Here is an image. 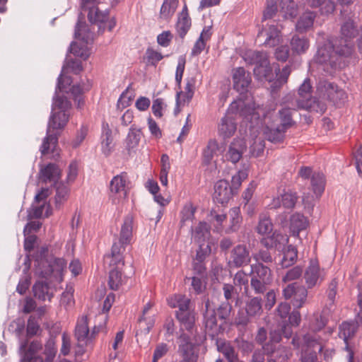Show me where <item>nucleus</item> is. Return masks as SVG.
Here are the masks:
<instances>
[{
  "label": "nucleus",
  "mask_w": 362,
  "mask_h": 362,
  "mask_svg": "<svg viewBox=\"0 0 362 362\" xmlns=\"http://www.w3.org/2000/svg\"><path fill=\"white\" fill-rule=\"evenodd\" d=\"M64 69L65 67L63 66L57 78V86L52 99V113L47 124V135L44 138L40 149L42 155L48 153L51 144L55 146L57 144L59 132L64 128L69 120V115L67 111L71 108V103L66 96L58 95L59 92L66 90V86H70L72 83L71 76H64Z\"/></svg>",
  "instance_id": "obj_1"
},
{
  "label": "nucleus",
  "mask_w": 362,
  "mask_h": 362,
  "mask_svg": "<svg viewBox=\"0 0 362 362\" xmlns=\"http://www.w3.org/2000/svg\"><path fill=\"white\" fill-rule=\"evenodd\" d=\"M35 274L44 279H50L61 282L63 273L66 268V262L63 258L49 255L47 246H42L32 255Z\"/></svg>",
  "instance_id": "obj_2"
},
{
  "label": "nucleus",
  "mask_w": 362,
  "mask_h": 362,
  "mask_svg": "<svg viewBox=\"0 0 362 362\" xmlns=\"http://www.w3.org/2000/svg\"><path fill=\"white\" fill-rule=\"evenodd\" d=\"M95 33L90 30L85 21V16L80 13L78 21L75 25L74 37L81 41V45L72 42L69 47V52L76 57H81L84 60L89 57V52L87 48L94 40Z\"/></svg>",
  "instance_id": "obj_3"
},
{
  "label": "nucleus",
  "mask_w": 362,
  "mask_h": 362,
  "mask_svg": "<svg viewBox=\"0 0 362 362\" xmlns=\"http://www.w3.org/2000/svg\"><path fill=\"white\" fill-rule=\"evenodd\" d=\"M358 34L359 30L354 21L351 18L344 19L341 25L340 37L335 41L337 53L344 57L351 56L354 47L353 40Z\"/></svg>",
  "instance_id": "obj_4"
},
{
  "label": "nucleus",
  "mask_w": 362,
  "mask_h": 362,
  "mask_svg": "<svg viewBox=\"0 0 362 362\" xmlns=\"http://www.w3.org/2000/svg\"><path fill=\"white\" fill-rule=\"evenodd\" d=\"M245 61L251 65H255L254 74L259 79L271 81L272 69L270 66L267 52L262 51H248L245 54Z\"/></svg>",
  "instance_id": "obj_5"
},
{
  "label": "nucleus",
  "mask_w": 362,
  "mask_h": 362,
  "mask_svg": "<svg viewBox=\"0 0 362 362\" xmlns=\"http://www.w3.org/2000/svg\"><path fill=\"white\" fill-rule=\"evenodd\" d=\"M250 286L256 294L264 293L272 282V271L261 262L250 264Z\"/></svg>",
  "instance_id": "obj_6"
},
{
  "label": "nucleus",
  "mask_w": 362,
  "mask_h": 362,
  "mask_svg": "<svg viewBox=\"0 0 362 362\" xmlns=\"http://www.w3.org/2000/svg\"><path fill=\"white\" fill-rule=\"evenodd\" d=\"M318 44L317 50L314 57L315 62L319 64H328L332 68L336 67L339 58L342 57L337 52V43H333L331 40H327Z\"/></svg>",
  "instance_id": "obj_7"
},
{
  "label": "nucleus",
  "mask_w": 362,
  "mask_h": 362,
  "mask_svg": "<svg viewBox=\"0 0 362 362\" xmlns=\"http://www.w3.org/2000/svg\"><path fill=\"white\" fill-rule=\"evenodd\" d=\"M317 93L322 99L337 105L346 98V93L339 88L337 84L327 81H320L317 86Z\"/></svg>",
  "instance_id": "obj_8"
},
{
  "label": "nucleus",
  "mask_w": 362,
  "mask_h": 362,
  "mask_svg": "<svg viewBox=\"0 0 362 362\" xmlns=\"http://www.w3.org/2000/svg\"><path fill=\"white\" fill-rule=\"evenodd\" d=\"M281 28H279L278 23L272 21L267 23L257 35V40H264L263 44L266 47H274L280 44L282 40L281 35Z\"/></svg>",
  "instance_id": "obj_9"
},
{
  "label": "nucleus",
  "mask_w": 362,
  "mask_h": 362,
  "mask_svg": "<svg viewBox=\"0 0 362 362\" xmlns=\"http://www.w3.org/2000/svg\"><path fill=\"white\" fill-rule=\"evenodd\" d=\"M283 295L286 299L292 298L293 305L300 308L306 301L308 291L304 286L298 282H293L288 284L283 289Z\"/></svg>",
  "instance_id": "obj_10"
},
{
  "label": "nucleus",
  "mask_w": 362,
  "mask_h": 362,
  "mask_svg": "<svg viewBox=\"0 0 362 362\" xmlns=\"http://www.w3.org/2000/svg\"><path fill=\"white\" fill-rule=\"evenodd\" d=\"M358 326L354 322H343L339 327V337L342 339L344 342L343 350L345 351L348 362H353L354 352L353 346L349 344V340L353 338L357 331Z\"/></svg>",
  "instance_id": "obj_11"
},
{
  "label": "nucleus",
  "mask_w": 362,
  "mask_h": 362,
  "mask_svg": "<svg viewBox=\"0 0 362 362\" xmlns=\"http://www.w3.org/2000/svg\"><path fill=\"white\" fill-rule=\"evenodd\" d=\"M250 261L248 247L245 245L239 244L231 250L228 265L230 268H239L248 265Z\"/></svg>",
  "instance_id": "obj_12"
},
{
  "label": "nucleus",
  "mask_w": 362,
  "mask_h": 362,
  "mask_svg": "<svg viewBox=\"0 0 362 362\" xmlns=\"http://www.w3.org/2000/svg\"><path fill=\"white\" fill-rule=\"evenodd\" d=\"M325 277V272L321 269L316 260L311 259L305 269L304 279L308 288H312L322 282Z\"/></svg>",
  "instance_id": "obj_13"
},
{
  "label": "nucleus",
  "mask_w": 362,
  "mask_h": 362,
  "mask_svg": "<svg viewBox=\"0 0 362 362\" xmlns=\"http://www.w3.org/2000/svg\"><path fill=\"white\" fill-rule=\"evenodd\" d=\"M228 112L232 114H239L246 121L252 119H259V115L255 112V110L250 104H245L242 99L234 100L228 107Z\"/></svg>",
  "instance_id": "obj_14"
},
{
  "label": "nucleus",
  "mask_w": 362,
  "mask_h": 362,
  "mask_svg": "<svg viewBox=\"0 0 362 362\" xmlns=\"http://www.w3.org/2000/svg\"><path fill=\"white\" fill-rule=\"evenodd\" d=\"M283 103L284 106L279 110L278 115L280 119V125L283 129L287 130L295 124V122L293 119V112L300 108L291 107V105L295 104L293 99L291 100L285 97Z\"/></svg>",
  "instance_id": "obj_15"
},
{
  "label": "nucleus",
  "mask_w": 362,
  "mask_h": 362,
  "mask_svg": "<svg viewBox=\"0 0 362 362\" xmlns=\"http://www.w3.org/2000/svg\"><path fill=\"white\" fill-rule=\"evenodd\" d=\"M297 200L296 192L288 190L281 194L280 196L274 197L268 206L271 209H276L282 206L286 209L291 210L296 206Z\"/></svg>",
  "instance_id": "obj_16"
},
{
  "label": "nucleus",
  "mask_w": 362,
  "mask_h": 362,
  "mask_svg": "<svg viewBox=\"0 0 362 362\" xmlns=\"http://www.w3.org/2000/svg\"><path fill=\"white\" fill-rule=\"evenodd\" d=\"M235 194L233 189L229 185L228 182L225 180H220L214 185V192L213 199L220 204H226Z\"/></svg>",
  "instance_id": "obj_17"
},
{
  "label": "nucleus",
  "mask_w": 362,
  "mask_h": 362,
  "mask_svg": "<svg viewBox=\"0 0 362 362\" xmlns=\"http://www.w3.org/2000/svg\"><path fill=\"white\" fill-rule=\"evenodd\" d=\"M247 146L245 141L239 138L234 139L230 144L225 154L226 160L232 163H238L245 152Z\"/></svg>",
  "instance_id": "obj_18"
},
{
  "label": "nucleus",
  "mask_w": 362,
  "mask_h": 362,
  "mask_svg": "<svg viewBox=\"0 0 362 362\" xmlns=\"http://www.w3.org/2000/svg\"><path fill=\"white\" fill-rule=\"evenodd\" d=\"M233 88L240 94L247 91V88L251 83V76L243 67H238L233 70Z\"/></svg>",
  "instance_id": "obj_19"
},
{
  "label": "nucleus",
  "mask_w": 362,
  "mask_h": 362,
  "mask_svg": "<svg viewBox=\"0 0 362 362\" xmlns=\"http://www.w3.org/2000/svg\"><path fill=\"white\" fill-rule=\"evenodd\" d=\"M110 11H101L98 7L93 6L88 8V20L91 24H98V33H103L105 28V23L109 19Z\"/></svg>",
  "instance_id": "obj_20"
},
{
  "label": "nucleus",
  "mask_w": 362,
  "mask_h": 362,
  "mask_svg": "<svg viewBox=\"0 0 362 362\" xmlns=\"http://www.w3.org/2000/svg\"><path fill=\"white\" fill-rule=\"evenodd\" d=\"M182 325L185 329L193 334L195 328L196 313L194 309H192V303L189 299L182 300Z\"/></svg>",
  "instance_id": "obj_21"
},
{
  "label": "nucleus",
  "mask_w": 362,
  "mask_h": 362,
  "mask_svg": "<svg viewBox=\"0 0 362 362\" xmlns=\"http://www.w3.org/2000/svg\"><path fill=\"white\" fill-rule=\"evenodd\" d=\"M134 229V217L131 214H128L124 217L123 223L121 225L119 239L122 243L131 244L133 238Z\"/></svg>",
  "instance_id": "obj_22"
},
{
  "label": "nucleus",
  "mask_w": 362,
  "mask_h": 362,
  "mask_svg": "<svg viewBox=\"0 0 362 362\" xmlns=\"http://www.w3.org/2000/svg\"><path fill=\"white\" fill-rule=\"evenodd\" d=\"M312 85L310 83V79L309 78H306L303 83L300 86L298 90V95L296 96L292 94H288L286 97L291 100L293 99L294 105H291L292 107H297L296 105H298V102L303 100H309L312 98Z\"/></svg>",
  "instance_id": "obj_23"
},
{
  "label": "nucleus",
  "mask_w": 362,
  "mask_h": 362,
  "mask_svg": "<svg viewBox=\"0 0 362 362\" xmlns=\"http://www.w3.org/2000/svg\"><path fill=\"white\" fill-rule=\"evenodd\" d=\"M40 179L45 183H58L61 178V170L56 163H49L40 171Z\"/></svg>",
  "instance_id": "obj_24"
},
{
  "label": "nucleus",
  "mask_w": 362,
  "mask_h": 362,
  "mask_svg": "<svg viewBox=\"0 0 362 362\" xmlns=\"http://www.w3.org/2000/svg\"><path fill=\"white\" fill-rule=\"evenodd\" d=\"M288 242V238L281 233L273 232L270 235L263 237L260 243L267 249L276 248L279 250L281 245H284Z\"/></svg>",
  "instance_id": "obj_25"
},
{
  "label": "nucleus",
  "mask_w": 362,
  "mask_h": 362,
  "mask_svg": "<svg viewBox=\"0 0 362 362\" xmlns=\"http://www.w3.org/2000/svg\"><path fill=\"white\" fill-rule=\"evenodd\" d=\"M210 302L207 300L205 302L206 311L204 313V323L206 330L209 332H211V335L217 334L218 325L216 320V313L215 309H209Z\"/></svg>",
  "instance_id": "obj_26"
},
{
  "label": "nucleus",
  "mask_w": 362,
  "mask_h": 362,
  "mask_svg": "<svg viewBox=\"0 0 362 362\" xmlns=\"http://www.w3.org/2000/svg\"><path fill=\"white\" fill-rule=\"evenodd\" d=\"M317 14L314 11H306L299 17L296 24V30L300 33H305L310 30L314 24Z\"/></svg>",
  "instance_id": "obj_27"
},
{
  "label": "nucleus",
  "mask_w": 362,
  "mask_h": 362,
  "mask_svg": "<svg viewBox=\"0 0 362 362\" xmlns=\"http://www.w3.org/2000/svg\"><path fill=\"white\" fill-rule=\"evenodd\" d=\"M142 136L141 129L132 125L125 139V148L129 155L139 146Z\"/></svg>",
  "instance_id": "obj_28"
},
{
  "label": "nucleus",
  "mask_w": 362,
  "mask_h": 362,
  "mask_svg": "<svg viewBox=\"0 0 362 362\" xmlns=\"http://www.w3.org/2000/svg\"><path fill=\"white\" fill-rule=\"evenodd\" d=\"M74 336L78 343H91V337H89V327L87 317H83L81 321L76 324Z\"/></svg>",
  "instance_id": "obj_29"
},
{
  "label": "nucleus",
  "mask_w": 362,
  "mask_h": 362,
  "mask_svg": "<svg viewBox=\"0 0 362 362\" xmlns=\"http://www.w3.org/2000/svg\"><path fill=\"white\" fill-rule=\"evenodd\" d=\"M211 235L210 226L206 222H200L194 230H192V238L197 244L209 243Z\"/></svg>",
  "instance_id": "obj_30"
},
{
  "label": "nucleus",
  "mask_w": 362,
  "mask_h": 362,
  "mask_svg": "<svg viewBox=\"0 0 362 362\" xmlns=\"http://www.w3.org/2000/svg\"><path fill=\"white\" fill-rule=\"evenodd\" d=\"M34 296L40 300H51L53 293L50 292V287L48 283L43 281H37L33 286Z\"/></svg>",
  "instance_id": "obj_31"
},
{
  "label": "nucleus",
  "mask_w": 362,
  "mask_h": 362,
  "mask_svg": "<svg viewBox=\"0 0 362 362\" xmlns=\"http://www.w3.org/2000/svg\"><path fill=\"white\" fill-rule=\"evenodd\" d=\"M308 226L307 218L301 214L296 213L291 216L290 228L294 236H298L301 230Z\"/></svg>",
  "instance_id": "obj_32"
},
{
  "label": "nucleus",
  "mask_w": 362,
  "mask_h": 362,
  "mask_svg": "<svg viewBox=\"0 0 362 362\" xmlns=\"http://www.w3.org/2000/svg\"><path fill=\"white\" fill-rule=\"evenodd\" d=\"M291 50L294 54L300 55L307 52L310 47L309 40L305 37L293 35L290 41Z\"/></svg>",
  "instance_id": "obj_33"
},
{
  "label": "nucleus",
  "mask_w": 362,
  "mask_h": 362,
  "mask_svg": "<svg viewBox=\"0 0 362 362\" xmlns=\"http://www.w3.org/2000/svg\"><path fill=\"white\" fill-rule=\"evenodd\" d=\"M297 107H300L302 110H305L310 112L324 113L327 109L326 104L319 100L311 98L309 100H303L298 102V105H296Z\"/></svg>",
  "instance_id": "obj_34"
},
{
  "label": "nucleus",
  "mask_w": 362,
  "mask_h": 362,
  "mask_svg": "<svg viewBox=\"0 0 362 362\" xmlns=\"http://www.w3.org/2000/svg\"><path fill=\"white\" fill-rule=\"evenodd\" d=\"M230 225L225 229L226 233H231L239 230L243 218L240 214V207H233L229 211Z\"/></svg>",
  "instance_id": "obj_35"
},
{
  "label": "nucleus",
  "mask_w": 362,
  "mask_h": 362,
  "mask_svg": "<svg viewBox=\"0 0 362 362\" xmlns=\"http://www.w3.org/2000/svg\"><path fill=\"white\" fill-rule=\"evenodd\" d=\"M236 123L234 118L231 117H224L222 118L219 124L218 132L223 138L230 137L236 130Z\"/></svg>",
  "instance_id": "obj_36"
},
{
  "label": "nucleus",
  "mask_w": 362,
  "mask_h": 362,
  "mask_svg": "<svg viewBox=\"0 0 362 362\" xmlns=\"http://www.w3.org/2000/svg\"><path fill=\"white\" fill-rule=\"evenodd\" d=\"M112 130L106 122L103 123V133L101 136L102 152L105 156H108L111 151L112 142Z\"/></svg>",
  "instance_id": "obj_37"
},
{
  "label": "nucleus",
  "mask_w": 362,
  "mask_h": 362,
  "mask_svg": "<svg viewBox=\"0 0 362 362\" xmlns=\"http://www.w3.org/2000/svg\"><path fill=\"white\" fill-rule=\"evenodd\" d=\"M249 163H243L241 169H240L231 179V188L233 189L235 194L241 186L243 181L246 180L249 175Z\"/></svg>",
  "instance_id": "obj_38"
},
{
  "label": "nucleus",
  "mask_w": 362,
  "mask_h": 362,
  "mask_svg": "<svg viewBox=\"0 0 362 362\" xmlns=\"http://www.w3.org/2000/svg\"><path fill=\"white\" fill-rule=\"evenodd\" d=\"M286 131L280 124L276 128H270L267 126L264 129V135L268 141L272 143H278L284 140Z\"/></svg>",
  "instance_id": "obj_39"
},
{
  "label": "nucleus",
  "mask_w": 362,
  "mask_h": 362,
  "mask_svg": "<svg viewBox=\"0 0 362 362\" xmlns=\"http://www.w3.org/2000/svg\"><path fill=\"white\" fill-rule=\"evenodd\" d=\"M256 231L264 237L270 235L273 233V223L269 217L266 214L259 215Z\"/></svg>",
  "instance_id": "obj_40"
},
{
  "label": "nucleus",
  "mask_w": 362,
  "mask_h": 362,
  "mask_svg": "<svg viewBox=\"0 0 362 362\" xmlns=\"http://www.w3.org/2000/svg\"><path fill=\"white\" fill-rule=\"evenodd\" d=\"M298 258V250L296 247L289 245L284 251L283 258L281 262V267L288 268L296 262Z\"/></svg>",
  "instance_id": "obj_41"
},
{
  "label": "nucleus",
  "mask_w": 362,
  "mask_h": 362,
  "mask_svg": "<svg viewBox=\"0 0 362 362\" xmlns=\"http://www.w3.org/2000/svg\"><path fill=\"white\" fill-rule=\"evenodd\" d=\"M311 186L316 196H321L325 187V177L322 173L315 172L313 173L311 176Z\"/></svg>",
  "instance_id": "obj_42"
},
{
  "label": "nucleus",
  "mask_w": 362,
  "mask_h": 362,
  "mask_svg": "<svg viewBox=\"0 0 362 362\" xmlns=\"http://www.w3.org/2000/svg\"><path fill=\"white\" fill-rule=\"evenodd\" d=\"M54 187L56 188V194L54 197L55 207L59 209L68 199L69 189L67 186L62 182L54 184Z\"/></svg>",
  "instance_id": "obj_43"
},
{
  "label": "nucleus",
  "mask_w": 362,
  "mask_h": 362,
  "mask_svg": "<svg viewBox=\"0 0 362 362\" xmlns=\"http://www.w3.org/2000/svg\"><path fill=\"white\" fill-rule=\"evenodd\" d=\"M279 6L285 18H294L298 13V6L293 0H280Z\"/></svg>",
  "instance_id": "obj_44"
},
{
  "label": "nucleus",
  "mask_w": 362,
  "mask_h": 362,
  "mask_svg": "<svg viewBox=\"0 0 362 362\" xmlns=\"http://www.w3.org/2000/svg\"><path fill=\"white\" fill-rule=\"evenodd\" d=\"M189 339V337L182 334V342H186L185 345L182 344V362H196L197 355L194 353V346L188 343Z\"/></svg>",
  "instance_id": "obj_45"
},
{
  "label": "nucleus",
  "mask_w": 362,
  "mask_h": 362,
  "mask_svg": "<svg viewBox=\"0 0 362 362\" xmlns=\"http://www.w3.org/2000/svg\"><path fill=\"white\" fill-rule=\"evenodd\" d=\"M275 72L276 78L272 85V88H279L287 83L288 76L291 73V66L287 64L281 70L279 68L276 69Z\"/></svg>",
  "instance_id": "obj_46"
},
{
  "label": "nucleus",
  "mask_w": 362,
  "mask_h": 362,
  "mask_svg": "<svg viewBox=\"0 0 362 362\" xmlns=\"http://www.w3.org/2000/svg\"><path fill=\"white\" fill-rule=\"evenodd\" d=\"M28 340H25L21 343L19 347V354L23 355H35L42 349V344L39 341H33L28 346Z\"/></svg>",
  "instance_id": "obj_47"
},
{
  "label": "nucleus",
  "mask_w": 362,
  "mask_h": 362,
  "mask_svg": "<svg viewBox=\"0 0 362 362\" xmlns=\"http://www.w3.org/2000/svg\"><path fill=\"white\" fill-rule=\"evenodd\" d=\"M246 313L249 317H256L261 315L262 312V299L258 297L251 298L246 303Z\"/></svg>",
  "instance_id": "obj_48"
},
{
  "label": "nucleus",
  "mask_w": 362,
  "mask_h": 362,
  "mask_svg": "<svg viewBox=\"0 0 362 362\" xmlns=\"http://www.w3.org/2000/svg\"><path fill=\"white\" fill-rule=\"evenodd\" d=\"M175 80L178 89L176 90V105L174 110V114L177 115L180 112V106L181 103V57H180L177 60V65L175 73Z\"/></svg>",
  "instance_id": "obj_49"
},
{
  "label": "nucleus",
  "mask_w": 362,
  "mask_h": 362,
  "mask_svg": "<svg viewBox=\"0 0 362 362\" xmlns=\"http://www.w3.org/2000/svg\"><path fill=\"white\" fill-rule=\"evenodd\" d=\"M218 351L223 354L228 362H239L238 354L233 346L223 343L218 347Z\"/></svg>",
  "instance_id": "obj_50"
},
{
  "label": "nucleus",
  "mask_w": 362,
  "mask_h": 362,
  "mask_svg": "<svg viewBox=\"0 0 362 362\" xmlns=\"http://www.w3.org/2000/svg\"><path fill=\"white\" fill-rule=\"evenodd\" d=\"M122 281V274L117 268L112 269L109 273L108 286L112 291L119 289Z\"/></svg>",
  "instance_id": "obj_51"
},
{
  "label": "nucleus",
  "mask_w": 362,
  "mask_h": 362,
  "mask_svg": "<svg viewBox=\"0 0 362 362\" xmlns=\"http://www.w3.org/2000/svg\"><path fill=\"white\" fill-rule=\"evenodd\" d=\"M179 0H164L160 11L162 18H168L170 15L174 13L178 6Z\"/></svg>",
  "instance_id": "obj_52"
},
{
  "label": "nucleus",
  "mask_w": 362,
  "mask_h": 362,
  "mask_svg": "<svg viewBox=\"0 0 362 362\" xmlns=\"http://www.w3.org/2000/svg\"><path fill=\"white\" fill-rule=\"evenodd\" d=\"M168 305L172 308H178L175 310V317L181 325V294L174 293L167 298Z\"/></svg>",
  "instance_id": "obj_53"
},
{
  "label": "nucleus",
  "mask_w": 362,
  "mask_h": 362,
  "mask_svg": "<svg viewBox=\"0 0 362 362\" xmlns=\"http://www.w3.org/2000/svg\"><path fill=\"white\" fill-rule=\"evenodd\" d=\"M138 325L140 332L147 334L155 325V318L153 316L147 317L145 315H141L138 319Z\"/></svg>",
  "instance_id": "obj_54"
},
{
  "label": "nucleus",
  "mask_w": 362,
  "mask_h": 362,
  "mask_svg": "<svg viewBox=\"0 0 362 362\" xmlns=\"http://www.w3.org/2000/svg\"><path fill=\"white\" fill-rule=\"evenodd\" d=\"M126 176L117 175L115 176L110 184V189L112 193H119L124 191L126 185Z\"/></svg>",
  "instance_id": "obj_55"
},
{
  "label": "nucleus",
  "mask_w": 362,
  "mask_h": 362,
  "mask_svg": "<svg viewBox=\"0 0 362 362\" xmlns=\"http://www.w3.org/2000/svg\"><path fill=\"white\" fill-rule=\"evenodd\" d=\"M218 148V142L215 140H211L209 141L208 145L203 153L204 163L209 164L214 158V154L216 153Z\"/></svg>",
  "instance_id": "obj_56"
},
{
  "label": "nucleus",
  "mask_w": 362,
  "mask_h": 362,
  "mask_svg": "<svg viewBox=\"0 0 362 362\" xmlns=\"http://www.w3.org/2000/svg\"><path fill=\"white\" fill-rule=\"evenodd\" d=\"M195 89V79L191 78L187 79L186 86L185 87V93L182 92V106L185 103H189L192 100Z\"/></svg>",
  "instance_id": "obj_57"
},
{
  "label": "nucleus",
  "mask_w": 362,
  "mask_h": 362,
  "mask_svg": "<svg viewBox=\"0 0 362 362\" xmlns=\"http://www.w3.org/2000/svg\"><path fill=\"white\" fill-rule=\"evenodd\" d=\"M199 248L197 250L196 256L193 259L205 262L206 258L210 255L211 248L209 243L198 244Z\"/></svg>",
  "instance_id": "obj_58"
},
{
  "label": "nucleus",
  "mask_w": 362,
  "mask_h": 362,
  "mask_svg": "<svg viewBox=\"0 0 362 362\" xmlns=\"http://www.w3.org/2000/svg\"><path fill=\"white\" fill-rule=\"evenodd\" d=\"M303 274V269L300 266H296L288 270L283 276L282 281L284 283L298 279Z\"/></svg>",
  "instance_id": "obj_59"
},
{
  "label": "nucleus",
  "mask_w": 362,
  "mask_h": 362,
  "mask_svg": "<svg viewBox=\"0 0 362 362\" xmlns=\"http://www.w3.org/2000/svg\"><path fill=\"white\" fill-rule=\"evenodd\" d=\"M92 83L88 80L87 83L83 84L82 86L80 84L72 86L70 88V93L73 96V99L76 98L82 97L84 91H88L90 89Z\"/></svg>",
  "instance_id": "obj_60"
},
{
  "label": "nucleus",
  "mask_w": 362,
  "mask_h": 362,
  "mask_svg": "<svg viewBox=\"0 0 362 362\" xmlns=\"http://www.w3.org/2000/svg\"><path fill=\"white\" fill-rule=\"evenodd\" d=\"M303 345L308 348H315L317 346L319 352L322 351L323 346L320 344V341L310 334L303 335Z\"/></svg>",
  "instance_id": "obj_61"
},
{
  "label": "nucleus",
  "mask_w": 362,
  "mask_h": 362,
  "mask_svg": "<svg viewBox=\"0 0 362 362\" xmlns=\"http://www.w3.org/2000/svg\"><path fill=\"white\" fill-rule=\"evenodd\" d=\"M232 305L230 302H222L217 308V314L219 319L227 320L230 315Z\"/></svg>",
  "instance_id": "obj_62"
},
{
  "label": "nucleus",
  "mask_w": 362,
  "mask_h": 362,
  "mask_svg": "<svg viewBox=\"0 0 362 362\" xmlns=\"http://www.w3.org/2000/svg\"><path fill=\"white\" fill-rule=\"evenodd\" d=\"M146 55L147 63L153 66H156L163 59L162 54L151 47L147 48Z\"/></svg>",
  "instance_id": "obj_63"
},
{
  "label": "nucleus",
  "mask_w": 362,
  "mask_h": 362,
  "mask_svg": "<svg viewBox=\"0 0 362 362\" xmlns=\"http://www.w3.org/2000/svg\"><path fill=\"white\" fill-rule=\"evenodd\" d=\"M289 54L288 47L287 45H281L275 49L274 57L277 61L285 62L288 60Z\"/></svg>",
  "instance_id": "obj_64"
}]
</instances>
